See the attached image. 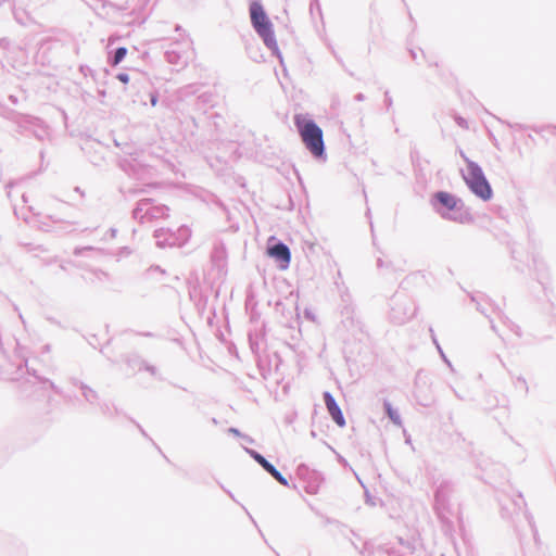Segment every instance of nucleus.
Segmentation results:
<instances>
[{
	"mask_svg": "<svg viewBox=\"0 0 556 556\" xmlns=\"http://www.w3.org/2000/svg\"><path fill=\"white\" fill-rule=\"evenodd\" d=\"M294 124L306 149L315 156L321 157L325 152L323 129L312 119L302 114L294 116Z\"/></svg>",
	"mask_w": 556,
	"mask_h": 556,
	"instance_id": "obj_1",
	"label": "nucleus"
},
{
	"mask_svg": "<svg viewBox=\"0 0 556 556\" xmlns=\"http://www.w3.org/2000/svg\"><path fill=\"white\" fill-rule=\"evenodd\" d=\"M464 179L470 190L483 201H488L492 198V189L481 168L471 161H467Z\"/></svg>",
	"mask_w": 556,
	"mask_h": 556,
	"instance_id": "obj_2",
	"label": "nucleus"
},
{
	"mask_svg": "<svg viewBox=\"0 0 556 556\" xmlns=\"http://www.w3.org/2000/svg\"><path fill=\"white\" fill-rule=\"evenodd\" d=\"M250 14L254 28L256 29L257 34L263 37L264 41L267 45L274 41L271 24L268 21L262 5L260 3L253 2L250 7Z\"/></svg>",
	"mask_w": 556,
	"mask_h": 556,
	"instance_id": "obj_3",
	"label": "nucleus"
},
{
	"mask_svg": "<svg viewBox=\"0 0 556 556\" xmlns=\"http://www.w3.org/2000/svg\"><path fill=\"white\" fill-rule=\"evenodd\" d=\"M267 254L270 257H274L277 261H280L282 263L281 264L282 269H286L290 264L291 253H290L289 248L283 243H278L274 247L268 248Z\"/></svg>",
	"mask_w": 556,
	"mask_h": 556,
	"instance_id": "obj_4",
	"label": "nucleus"
},
{
	"mask_svg": "<svg viewBox=\"0 0 556 556\" xmlns=\"http://www.w3.org/2000/svg\"><path fill=\"white\" fill-rule=\"evenodd\" d=\"M324 400H325L327 409H328L329 414L331 415L332 419L334 420V422L341 428L344 427L345 426L344 416H343L339 405L332 397V395L330 393L326 392V393H324Z\"/></svg>",
	"mask_w": 556,
	"mask_h": 556,
	"instance_id": "obj_5",
	"label": "nucleus"
},
{
	"mask_svg": "<svg viewBox=\"0 0 556 556\" xmlns=\"http://www.w3.org/2000/svg\"><path fill=\"white\" fill-rule=\"evenodd\" d=\"M434 197L438 202L448 211L455 210L459 203V200L455 195L445 191H440L435 193Z\"/></svg>",
	"mask_w": 556,
	"mask_h": 556,
	"instance_id": "obj_6",
	"label": "nucleus"
},
{
	"mask_svg": "<svg viewBox=\"0 0 556 556\" xmlns=\"http://www.w3.org/2000/svg\"><path fill=\"white\" fill-rule=\"evenodd\" d=\"M384 407H386V410H387V414L389 416V418L395 424V425H401V416L397 412V409L393 408L392 405L390 403H386L384 404Z\"/></svg>",
	"mask_w": 556,
	"mask_h": 556,
	"instance_id": "obj_7",
	"label": "nucleus"
},
{
	"mask_svg": "<svg viewBox=\"0 0 556 556\" xmlns=\"http://www.w3.org/2000/svg\"><path fill=\"white\" fill-rule=\"evenodd\" d=\"M266 471L268 473H270L281 484H287L286 479L282 477V475L273 465H270V467H268L266 469Z\"/></svg>",
	"mask_w": 556,
	"mask_h": 556,
	"instance_id": "obj_8",
	"label": "nucleus"
},
{
	"mask_svg": "<svg viewBox=\"0 0 556 556\" xmlns=\"http://www.w3.org/2000/svg\"><path fill=\"white\" fill-rule=\"evenodd\" d=\"M266 471L268 473H270L281 484H287L286 479L282 477V475L273 465H270V467H268L266 469Z\"/></svg>",
	"mask_w": 556,
	"mask_h": 556,
	"instance_id": "obj_9",
	"label": "nucleus"
},
{
	"mask_svg": "<svg viewBox=\"0 0 556 556\" xmlns=\"http://www.w3.org/2000/svg\"><path fill=\"white\" fill-rule=\"evenodd\" d=\"M126 53H127L126 48H124V47L118 48L115 52L113 64L117 65L125 58Z\"/></svg>",
	"mask_w": 556,
	"mask_h": 556,
	"instance_id": "obj_10",
	"label": "nucleus"
},
{
	"mask_svg": "<svg viewBox=\"0 0 556 556\" xmlns=\"http://www.w3.org/2000/svg\"><path fill=\"white\" fill-rule=\"evenodd\" d=\"M253 457L265 470L271 465L262 455L257 453H253Z\"/></svg>",
	"mask_w": 556,
	"mask_h": 556,
	"instance_id": "obj_11",
	"label": "nucleus"
},
{
	"mask_svg": "<svg viewBox=\"0 0 556 556\" xmlns=\"http://www.w3.org/2000/svg\"><path fill=\"white\" fill-rule=\"evenodd\" d=\"M118 78L123 81V83H127L128 81V76L126 74H121L118 76Z\"/></svg>",
	"mask_w": 556,
	"mask_h": 556,
	"instance_id": "obj_12",
	"label": "nucleus"
},
{
	"mask_svg": "<svg viewBox=\"0 0 556 556\" xmlns=\"http://www.w3.org/2000/svg\"><path fill=\"white\" fill-rule=\"evenodd\" d=\"M155 103H156V99L153 98L152 99V104L155 105Z\"/></svg>",
	"mask_w": 556,
	"mask_h": 556,
	"instance_id": "obj_13",
	"label": "nucleus"
}]
</instances>
